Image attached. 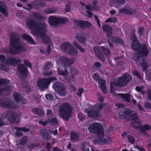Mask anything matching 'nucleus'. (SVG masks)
I'll return each mask as SVG.
<instances>
[{"mask_svg": "<svg viewBox=\"0 0 151 151\" xmlns=\"http://www.w3.org/2000/svg\"><path fill=\"white\" fill-rule=\"evenodd\" d=\"M10 81L7 79H0V96L3 94L7 95L12 91L14 88L6 84L9 83Z\"/></svg>", "mask_w": 151, "mask_h": 151, "instance_id": "f8f14e48", "label": "nucleus"}, {"mask_svg": "<svg viewBox=\"0 0 151 151\" xmlns=\"http://www.w3.org/2000/svg\"><path fill=\"white\" fill-rule=\"evenodd\" d=\"M133 75H135L138 77L140 79H141V77L139 76V73L136 70H134L133 72Z\"/></svg>", "mask_w": 151, "mask_h": 151, "instance_id": "4d7b16f0", "label": "nucleus"}, {"mask_svg": "<svg viewBox=\"0 0 151 151\" xmlns=\"http://www.w3.org/2000/svg\"><path fill=\"white\" fill-rule=\"evenodd\" d=\"M56 10L54 8H47L44 10V13L46 14H52L55 13Z\"/></svg>", "mask_w": 151, "mask_h": 151, "instance_id": "ea45409f", "label": "nucleus"}, {"mask_svg": "<svg viewBox=\"0 0 151 151\" xmlns=\"http://www.w3.org/2000/svg\"><path fill=\"white\" fill-rule=\"evenodd\" d=\"M55 79L56 78L55 77L39 79L37 82V85L40 89H44L48 86L52 81Z\"/></svg>", "mask_w": 151, "mask_h": 151, "instance_id": "dca6fc26", "label": "nucleus"}, {"mask_svg": "<svg viewBox=\"0 0 151 151\" xmlns=\"http://www.w3.org/2000/svg\"><path fill=\"white\" fill-rule=\"evenodd\" d=\"M17 70L18 73L24 77H26L28 73L27 68L23 64H21L18 66Z\"/></svg>", "mask_w": 151, "mask_h": 151, "instance_id": "5701e85b", "label": "nucleus"}, {"mask_svg": "<svg viewBox=\"0 0 151 151\" xmlns=\"http://www.w3.org/2000/svg\"><path fill=\"white\" fill-rule=\"evenodd\" d=\"M32 111L34 114H37L39 116L44 115L45 112L41 109L38 108H35L32 110Z\"/></svg>", "mask_w": 151, "mask_h": 151, "instance_id": "72a5a7b5", "label": "nucleus"}, {"mask_svg": "<svg viewBox=\"0 0 151 151\" xmlns=\"http://www.w3.org/2000/svg\"><path fill=\"white\" fill-rule=\"evenodd\" d=\"M81 148L83 151H90L89 149L88 148L87 144L82 145Z\"/></svg>", "mask_w": 151, "mask_h": 151, "instance_id": "09e8293b", "label": "nucleus"}, {"mask_svg": "<svg viewBox=\"0 0 151 151\" xmlns=\"http://www.w3.org/2000/svg\"><path fill=\"white\" fill-rule=\"evenodd\" d=\"M30 16L32 19L28 18L26 21V24L30 29L33 30L31 32L32 33L37 37H40L44 43L50 44L47 46L46 45H42L39 48L42 53L46 55H48L51 50L50 45H51V41L49 37L46 34V24L43 23L38 24L34 22V19L44 20L45 19V17L35 12H32Z\"/></svg>", "mask_w": 151, "mask_h": 151, "instance_id": "f257e3e1", "label": "nucleus"}, {"mask_svg": "<svg viewBox=\"0 0 151 151\" xmlns=\"http://www.w3.org/2000/svg\"><path fill=\"white\" fill-rule=\"evenodd\" d=\"M39 144H30L28 146V147L30 148H32L35 147H38Z\"/></svg>", "mask_w": 151, "mask_h": 151, "instance_id": "052dcab7", "label": "nucleus"}, {"mask_svg": "<svg viewBox=\"0 0 151 151\" xmlns=\"http://www.w3.org/2000/svg\"><path fill=\"white\" fill-rule=\"evenodd\" d=\"M110 37L111 41L114 43L122 44L123 42V40L122 39H119L116 37H111V36Z\"/></svg>", "mask_w": 151, "mask_h": 151, "instance_id": "e433bc0d", "label": "nucleus"}, {"mask_svg": "<svg viewBox=\"0 0 151 151\" xmlns=\"http://www.w3.org/2000/svg\"><path fill=\"white\" fill-rule=\"evenodd\" d=\"M96 95L97 98L99 101L102 102L104 101L105 99L104 96L99 93H97Z\"/></svg>", "mask_w": 151, "mask_h": 151, "instance_id": "a18cd8bd", "label": "nucleus"}, {"mask_svg": "<svg viewBox=\"0 0 151 151\" xmlns=\"http://www.w3.org/2000/svg\"><path fill=\"white\" fill-rule=\"evenodd\" d=\"M105 105L104 103H97L95 105L94 108H87L85 110V112L87 113L89 117L97 118L100 115L99 111L102 110Z\"/></svg>", "mask_w": 151, "mask_h": 151, "instance_id": "6e6552de", "label": "nucleus"}, {"mask_svg": "<svg viewBox=\"0 0 151 151\" xmlns=\"http://www.w3.org/2000/svg\"><path fill=\"white\" fill-rule=\"evenodd\" d=\"M2 117L3 119L8 117L9 122L12 123H18L20 121L19 117L17 113L10 110L7 111L6 116H3Z\"/></svg>", "mask_w": 151, "mask_h": 151, "instance_id": "f3484780", "label": "nucleus"}, {"mask_svg": "<svg viewBox=\"0 0 151 151\" xmlns=\"http://www.w3.org/2000/svg\"><path fill=\"white\" fill-rule=\"evenodd\" d=\"M88 130L91 133H95L98 139L94 142V144H109L112 142L110 138L107 139H104V131L102 126L98 123L91 124L88 127Z\"/></svg>", "mask_w": 151, "mask_h": 151, "instance_id": "20e7f679", "label": "nucleus"}, {"mask_svg": "<svg viewBox=\"0 0 151 151\" xmlns=\"http://www.w3.org/2000/svg\"><path fill=\"white\" fill-rule=\"evenodd\" d=\"M49 24L54 27L59 23V17L51 16L49 18Z\"/></svg>", "mask_w": 151, "mask_h": 151, "instance_id": "393cba45", "label": "nucleus"}, {"mask_svg": "<svg viewBox=\"0 0 151 151\" xmlns=\"http://www.w3.org/2000/svg\"><path fill=\"white\" fill-rule=\"evenodd\" d=\"M117 1L119 3V4H120V5H123L124 4L126 0H117Z\"/></svg>", "mask_w": 151, "mask_h": 151, "instance_id": "0e129e2a", "label": "nucleus"}, {"mask_svg": "<svg viewBox=\"0 0 151 151\" xmlns=\"http://www.w3.org/2000/svg\"><path fill=\"white\" fill-rule=\"evenodd\" d=\"M117 96H120L125 101L129 102H130V95L128 93L123 94L120 93H116L115 92L113 94Z\"/></svg>", "mask_w": 151, "mask_h": 151, "instance_id": "a878e982", "label": "nucleus"}, {"mask_svg": "<svg viewBox=\"0 0 151 151\" xmlns=\"http://www.w3.org/2000/svg\"><path fill=\"white\" fill-rule=\"evenodd\" d=\"M53 65L50 62L46 63L43 75L45 76H49L52 75V72L51 71H48L47 70L53 67Z\"/></svg>", "mask_w": 151, "mask_h": 151, "instance_id": "4be33fe9", "label": "nucleus"}, {"mask_svg": "<svg viewBox=\"0 0 151 151\" xmlns=\"http://www.w3.org/2000/svg\"><path fill=\"white\" fill-rule=\"evenodd\" d=\"M41 135L42 136L44 139L46 140H48L51 138V136L45 129H42L40 130Z\"/></svg>", "mask_w": 151, "mask_h": 151, "instance_id": "c85d7f7f", "label": "nucleus"}, {"mask_svg": "<svg viewBox=\"0 0 151 151\" xmlns=\"http://www.w3.org/2000/svg\"><path fill=\"white\" fill-rule=\"evenodd\" d=\"M101 48L102 50L104 53L106 55H107L110 53V52L108 49L107 48H105L103 46H101Z\"/></svg>", "mask_w": 151, "mask_h": 151, "instance_id": "c03bdc74", "label": "nucleus"}, {"mask_svg": "<svg viewBox=\"0 0 151 151\" xmlns=\"http://www.w3.org/2000/svg\"><path fill=\"white\" fill-rule=\"evenodd\" d=\"M79 137V134L77 132H72L70 134L71 139L73 142H76L78 141Z\"/></svg>", "mask_w": 151, "mask_h": 151, "instance_id": "473e14b6", "label": "nucleus"}, {"mask_svg": "<svg viewBox=\"0 0 151 151\" xmlns=\"http://www.w3.org/2000/svg\"><path fill=\"white\" fill-rule=\"evenodd\" d=\"M117 22V20L116 18L115 17L109 18L106 20L105 22H114L115 23Z\"/></svg>", "mask_w": 151, "mask_h": 151, "instance_id": "79ce46f5", "label": "nucleus"}, {"mask_svg": "<svg viewBox=\"0 0 151 151\" xmlns=\"http://www.w3.org/2000/svg\"><path fill=\"white\" fill-rule=\"evenodd\" d=\"M19 37L15 32L11 33L9 50H5V52L17 54L26 50L25 46L20 43Z\"/></svg>", "mask_w": 151, "mask_h": 151, "instance_id": "39448f33", "label": "nucleus"}, {"mask_svg": "<svg viewBox=\"0 0 151 151\" xmlns=\"http://www.w3.org/2000/svg\"><path fill=\"white\" fill-rule=\"evenodd\" d=\"M127 116H129L132 119L133 127L139 129L141 134H146L145 131L151 129V127L149 125L142 126V122L139 119L137 113L134 111H131L129 109H125L119 113V117L120 119H125Z\"/></svg>", "mask_w": 151, "mask_h": 151, "instance_id": "7ed1b4c3", "label": "nucleus"}, {"mask_svg": "<svg viewBox=\"0 0 151 151\" xmlns=\"http://www.w3.org/2000/svg\"><path fill=\"white\" fill-rule=\"evenodd\" d=\"M58 114L60 117L67 121L72 114L71 106L69 104L66 103L62 104L59 107Z\"/></svg>", "mask_w": 151, "mask_h": 151, "instance_id": "1a4fd4ad", "label": "nucleus"}, {"mask_svg": "<svg viewBox=\"0 0 151 151\" xmlns=\"http://www.w3.org/2000/svg\"><path fill=\"white\" fill-rule=\"evenodd\" d=\"M56 62L58 64L63 65L65 68L73 64L75 60L73 58L69 59L65 56H59Z\"/></svg>", "mask_w": 151, "mask_h": 151, "instance_id": "ddd939ff", "label": "nucleus"}, {"mask_svg": "<svg viewBox=\"0 0 151 151\" xmlns=\"http://www.w3.org/2000/svg\"><path fill=\"white\" fill-rule=\"evenodd\" d=\"M93 68H96L98 70H100L101 68V63L99 62H95L93 66Z\"/></svg>", "mask_w": 151, "mask_h": 151, "instance_id": "37998d69", "label": "nucleus"}, {"mask_svg": "<svg viewBox=\"0 0 151 151\" xmlns=\"http://www.w3.org/2000/svg\"><path fill=\"white\" fill-rule=\"evenodd\" d=\"M23 62L24 64L27 66L29 67L30 69H31V63L29 62L27 60H24Z\"/></svg>", "mask_w": 151, "mask_h": 151, "instance_id": "3c124183", "label": "nucleus"}, {"mask_svg": "<svg viewBox=\"0 0 151 151\" xmlns=\"http://www.w3.org/2000/svg\"><path fill=\"white\" fill-rule=\"evenodd\" d=\"M131 39L133 41L131 45L132 48L135 51L134 59L137 64L139 65L141 64L142 70L145 71L147 70L148 65L147 63L144 62L142 57L147 56L148 54L149 51L147 45L145 44L141 45L137 41L135 35Z\"/></svg>", "mask_w": 151, "mask_h": 151, "instance_id": "f03ea898", "label": "nucleus"}, {"mask_svg": "<svg viewBox=\"0 0 151 151\" xmlns=\"http://www.w3.org/2000/svg\"><path fill=\"white\" fill-rule=\"evenodd\" d=\"M146 78L147 80L151 81V73L148 74V73L146 74Z\"/></svg>", "mask_w": 151, "mask_h": 151, "instance_id": "e2e57ef3", "label": "nucleus"}, {"mask_svg": "<svg viewBox=\"0 0 151 151\" xmlns=\"http://www.w3.org/2000/svg\"><path fill=\"white\" fill-rule=\"evenodd\" d=\"M73 44L74 46H75L76 48L78 49L81 52H85V49L82 48L80 45H78L77 43L73 42Z\"/></svg>", "mask_w": 151, "mask_h": 151, "instance_id": "a19ab883", "label": "nucleus"}, {"mask_svg": "<svg viewBox=\"0 0 151 151\" xmlns=\"http://www.w3.org/2000/svg\"><path fill=\"white\" fill-rule=\"evenodd\" d=\"M115 105L116 106L118 107L119 109H121L124 107V105L122 104L119 103H117Z\"/></svg>", "mask_w": 151, "mask_h": 151, "instance_id": "bf43d9fd", "label": "nucleus"}, {"mask_svg": "<svg viewBox=\"0 0 151 151\" xmlns=\"http://www.w3.org/2000/svg\"><path fill=\"white\" fill-rule=\"evenodd\" d=\"M94 50L98 57L99 59H102L103 55L101 53L99 47H95L94 48Z\"/></svg>", "mask_w": 151, "mask_h": 151, "instance_id": "f704fd0d", "label": "nucleus"}, {"mask_svg": "<svg viewBox=\"0 0 151 151\" xmlns=\"http://www.w3.org/2000/svg\"><path fill=\"white\" fill-rule=\"evenodd\" d=\"M15 128L17 129L15 135L17 137H21L23 135V134L22 132H27L29 131V129L25 127L21 128L15 127Z\"/></svg>", "mask_w": 151, "mask_h": 151, "instance_id": "b1692460", "label": "nucleus"}, {"mask_svg": "<svg viewBox=\"0 0 151 151\" xmlns=\"http://www.w3.org/2000/svg\"><path fill=\"white\" fill-rule=\"evenodd\" d=\"M83 91V89L82 88H80L78 90V92L77 94L79 96H81Z\"/></svg>", "mask_w": 151, "mask_h": 151, "instance_id": "6e6d98bb", "label": "nucleus"}, {"mask_svg": "<svg viewBox=\"0 0 151 151\" xmlns=\"http://www.w3.org/2000/svg\"><path fill=\"white\" fill-rule=\"evenodd\" d=\"M61 49L66 54L73 56H77L78 54V50L68 42L63 43L61 45Z\"/></svg>", "mask_w": 151, "mask_h": 151, "instance_id": "9b49d317", "label": "nucleus"}, {"mask_svg": "<svg viewBox=\"0 0 151 151\" xmlns=\"http://www.w3.org/2000/svg\"><path fill=\"white\" fill-rule=\"evenodd\" d=\"M6 57L3 55H0V69L4 71H7L9 69V65L14 66L18 63H21L22 60L20 59L14 57H9L6 60V63H3L5 61Z\"/></svg>", "mask_w": 151, "mask_h": 151, "instance_id": "0eeeda50", "label": "nucleus"}, {"mask_svg": "<svg viewBox=\"0 0 151 151\" xmlns=\"http://www.w3.org/2000/svg\"><path fill=\"white\" fill-rule=\"evenodd\" d=\"M13 97L14 100L19 104H24L26 102L25 99L17 92L14 93Z\"/></svg>", "mask_w": 151, "mask_h": 151, "instance_id": "412c9836", "label": "nucleus"}, {"mask_svg": "<svg viewBox=\"0 0 151 151\" xmlns=\"http://www.w3.org/2000/svg\"><path fill=\"white\" fill-rule=\"evenodd\" d=\"M47 114L48 117L47 119L45 121L43 122L42 120L40 121L39 123L40 124L43 125H46L47 123H50L52 125H56L58 123L57 118L53 117L52 112L50 110L47 111Z\"/></svg>", "mask_w": 151, "mask_h": 151, "instance_id": "4468645a", "label": "nucleus"}, {"mask_svg": "<svg viewBox=\"0 0 151 151\" xmlns=\"http://www.w3.org/2000/svg\"><path fill=\"white\" fill-rule=\"evenodd\" d=\"M97 3V1H94L93 2V6H92L90 5H86V9L92 11H93L94 10L98 11L99 9V7L96 4Z\"/></svg>", "mask_w": 151, "mask_h": 151, "instance_id": "7c9ffc66", "label": "nucleus"}, {"mask_svg": "<svg viewBox=\"0 0 151 151\" xmlns=\"http://www.w3.org/2000/svg\"><path fill=\"white\" fill-rule=\"evenodd\" d=\"M102 28L103 30L106 32L107 37H109L111 36L112 34L111 27L109 25H104L103 26Z\"/></svg>", "mask_w": 151, "mask_h": 151, "instance_id": "c756f323", "label": "nucleus"}, {"mask_svg": "<svg viewBox=\"0 0 151 151\" xmlns=\"http://www.w3.org/2000/svg\"><path fill=\"white\" fill-rule=\"evenodd\" d=\"M145 106L146 109H151V104L149 102H147L145 104Z\"/></svg>", "mask_w": 151, "mask_h": 151, "instance_id": "5fc2aeb1", "label": "nucleus"}, {"mask_svg": "<svg viewBox=\"0 0 151 151\" xmlns=\"http://www.w3.org/2000/svg\"><path fill=\"white\" fill-rule=\"evenodd\" d=\"M48 131L50 132L52 134L54 135H56L58 134V131L57 129L54 131H51L50 130H49Z\"/></svg>", "mask_w": 151, "mask_h": 151, "instance_id": "69168bd1", "label": "nucleus"}, {"mask_svg": "<svg viewBox=\"0 0 151 151\" xmlns=\"http://www.w3.org/2000/svg\"><path fill=\"white\" fill-rule=\"evenodd\" d=\"M147 95L148 98L151 101V90H149L147 91Z\"/></svg>", "mask_w": 151, "mask_h": 151, "instance_id": "13d9d810", "label": "nucleus"}, {"mask_svg": "<svg viewBox=\"0 0 151 151\" xmlns=\"http://www.w3.org/2000/svg\"><path fill=\"white\" fill-rule=\"evenodd\" d=\"M119 12V13H124L130 15L134 14L136 13L135 11L130 6H125L120 9Z\"/></svg>", "mask_w": 151, "mask_h": 151, "instance_id": "6ab92c4d", "label": "nucleus"}, {"mask_svg": "<svg viewBox=\"0 0 151 151\" xmlns=\"http://www.w3.org/2000/svg\"><path fill=\"white\" fill-rule=\"evenodd\" d=\"M93 78L95 81H98L99 79V74L97 73H94L93 75Z\"/></svg>", "mask_w": 151, "mask_h": 151, "instance_id": "603ef678", "label": "nucleus"}, {"mask_svg": "<svg viewBox=\"0 0 151 151\" xmlns=\"http://www.w3.org/2000/svg\"><path fill=\"white\" fill-rule=\"evenodd\" d=\"M58 71L59 75H63L66 81L70 82L73 81L78 73V71L77 69L72 68L70 72L71 76L69 77L68 75L69 73L65 69V70H63L58 68Z\"/></svg>", "mask_w": 151, "mask_h": 151, "instance_id": "9d476101", "label": "nucleus"}, {"mask_svg": "<svg viewBox=\"0 0 151 151\" xmlns=\"http://www.w3.org/2000/svg\"><path fill=\"white\" fill-rule=\"evenodd\" d=\"M0 11L4 16L6 17L7 16V9L6 7L4 4L1 1H0Z\"/></svg>", "mask_w": 151, "mask_h": 151, "instance_id": "2f4dec72", "label": "nucleus"}, {"mask_svg": "<svg viewBox=\"0 0 151 151\" xmlns=\"http://www.w3.org/2000/svg\"><path fill=\"white\" fill-rule=\"evenodd\" d=\"M46 98L49 100H52L54 99L53 96L51 94H47L45 95Z\"/></svg>", "mask_w": 151, "mask_h": 151, "instance_id": "864d4df0", "label": "nucleus"}, {"mask_svg": "<svg viewBox=\"0 0 151 151\" xmlns=\"http://www.w3.org/2000/svg\"><path fill=\"white\" fill-rule=\"evenodd\" d=\"M129 142L132 144L134 143L135 142V139L132 136L128 135L127 136Z\"/></svg>", "mask_w": 151, "mask_h": 151, "instance_id": "de8ad7c7", "label": "nucleus"}, {"mask_svg": "<svg viewBox=\"0 0 151 151\" xmlns=\"http://www.w3.org/2000/svg\"><path fill=\"white\" fill-rule=\"evenodd\" d=\"M144 30L143 28L142 27H139V33L140 35H141L143 33V32Z\"/></svg>", "mask_w": 151, "mask_h": 151, "instance_id": "774afa93", "label": "nucleus"}, {"mask_svg": "<svg viewBox=\"0 0 151 151\" xmlns=\"http://www.w3.org/2000/svg\"><path fill=\"white\" fill-rule=\"evenodd\" d=\"M105 83L106 81L103 79L101 80L99 82V85L98 86L101 90L104 93H106L107 92L105 86Z\"/></svg>", "mask_w": 151, "mask_h": 151, "instance_id": "cd10ccee", "label": "nucleus"}, {"mask_svg": "<svg viewBox=\"0 0 151 151\" xmlns=\"http://www.w3.org/2000/svg\"><path fill=\"white\" fill-rule=\"evenodd\" d=\"M87 12L88 14V17L89 18H92L93 17V13L89 11H87Z\"/></svg>", "mask_w": 151, "mask_h": 151, "instance_id": "338daca9", "label": "nucleus"}, {"mask_svg": "<svg viewBox=\"0 0 151 151\" xmlns=\"http://www.w3.org/2000/svg\"><path fill=\"white\" fill-rule=\"evenodd\" d=\"M68 21V19L66 17H59V23L64 24L67 22Z\"/></svg>", "mask_w": 151, "mask_h": 151, "instance_id": "58836bf2", "label": "nucleus"}, {"mask_svg": "<svg viewBox=\"0 0 151 151\" xmlns=\"http://www.w3.org/2000/svg\"><path fill=\"white\" fill-rule=\"evenodd\" d=\"M132 79L131 75L124 74L122 77L114 79L110 84V90L111 93L114 94L116 91V86L122 87L126 86Z\"/></svg>", "mask_w": 151, "mask_h": 151, "instance_id": "423d86ee", "label": "nucleus"}, {"mask_svg": "<svg viewBox=\"0 0 151 151\" xmlns=\"http://www.w3.org/2000/svg\"><path fill=\"white\" fill-rule=\"evenodd\" d=\"M28 137L27 136H23L21 139L20 141V144L22 145H24L26 144L27 140Z\"/></svg>", "mask_w": 151, "mask_h": 151, "instance_id": "4c0bfd02", "label": "nucleus"}, {"mask_svg": "<svg viewBox=\"0 0 151 151\" xmlns=\"http://www.w3.org/2000/svg\"><path fill=\"white\" fill-rule=\"evenodd\" d=\"M118 4L119 3L117 0H110L109 3V5L112 6H115V5Z\"/></svg>", "mask_w": 151, "mask_h": 151, "instance_id": "49530a36", "label": "nucleus"}, {"mask_svg": "<svg viewBox=\"0 0 151 151\" xmlns=\"http://www.w3.org/2000/svg\"><path fill=\"white\" fill-rule=\"evenodd\" d=\"M76 38L80 43L83 44L85 42V38L81 34H78L76 35Z\"/></svg>", "mask_w": 151, "mask_h": 151, "instance_id": "c9c22d12", "label": "nucleus"}, {"mask_svg": "<svg viewBox=\"0 0 151 151\" xmlns=\"http://www.w3.org/2000/svg\"><path fill=\"white\" fill-rule=\"evenodd\" d=\"M0 106L4 108L12 109H15L18 107V105L9 100L0 101Z\"/></svg>", "mask_w": 151, "mask_h": 151, "instance_id": "a211bd4d", "label": "nucleus"}, {"mask_svg": "<svg viewBox=\"0 0 151 151\" xmlns=\"http://www.w3.org/2000/svg\"><path fill=\"white\" fill-rule=\"evenodd\" d=\"M78 116L79 119L81 121H82L85 119V115L81 112L79 113Z\"/></svg>", "mask_w": 151, "mask_h": 151, "instance_id": "8fccbe9b", "label": "nucleus"}, {"mask_svg": "<svg viewBox=\"0 0 151 151\" xmlns=\"http://www.w3.org/2000/svg\"><path fill=\"white\" fill-rule=\"evenodd\" d=\"M74 22L77 26L82 28H87L90 27L91 25L90 22L86 21L75 20Z\"/></svg>", "mask_w": 151, "mask_h": 151, "instance_id": "aec40b11", "label": "nucleus"}, {"mask_svg": "<svg viewBox=\"0 0 151 151\" xmlns=\"http://www.w3.org/2000/svg\"><path fill=\"white\" fill-rule=\"evenodd\" d=\"M53 87L57 93L59 95L64 96L66 95L67 91L64 85L59 81L54 83Z\"/></svg>", "mask_w": 151, "mask_h": 151, "instance_id": "2eb2a0df", "label": "nucleus"}, {"mask_svg": "<svg viewBox=\"0 0 151 151\" xmlns=\"http://www.w3.org/2000/svg\"><path fill=\"white\" fill-rule=\"evenodd\" d=\"M67 148L71 151H74L73 145L70 144L68 145Z\"/></svg>", "mask_w": 151, "mask_h": 151, "instance_id": "680f3d73", "label": "nucleus"}, {"mask_svg": "<svg viewBox=\"0 0 151 151\" xmlns=\"http://www.w3.org/2000/svg\"><path fill=\"white\" fill-rule=\"evenodd\" d=\"M22 39L25 40L28 43L33 45L36 44L32 38L28 34H23L22 35Z\"/></svg>", "mask_w": 151, "mask_h": 151, "instance_id": "bb28decb", "label": "nucleus"}]
</instances>
